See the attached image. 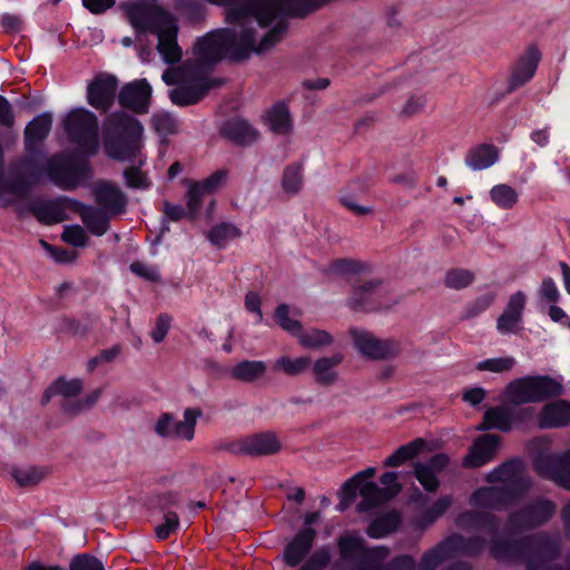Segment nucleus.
Returning <instances> with one entry per match:
<instances>
[{
	"label": "nucleus",
	"mask_w": 570,
	"mask_h": 570,
	"mask_svg": "<svg viewBox=\"0 0 570 570\" xmlns=\"http://www.w3.org/2000/svg\"><path fill=\"white\" fill-rule=\"evenodd\" d=\"M228 6L229 28L208 33L194 47V61L168 68L161 79L168 86L169 98L177 106L199 101L210 88L205 69L223 57L243 59L250 53L271 49L285 31L284 17H303L318 0H207Z\"/></svg>",
	"instance_id": "f257e3e1"
},
{
	"label": "nucleus",
	"mask_w": 570,
	"mask_h": 570,
	"mask_svg": "<svg viewBox=\"0 0 570 570\" xmlns=\"http://www.w3.org/2000/svg\"><path fill=\"white\" fill-rule=\"evenodd\" d=\"M560 551V538L546 532L519 539L495 538L490 548L491 556L498 561L524 560L527 570H570V552L567 569L554 567Z\"/></svg>",
	"instance_id": "f03ea898"
},
{
	"label": "nucleus",
	"mask_w": 570,
	"mask_h": 570,
	"mask_svg": "<svg viewBox=\"0 0 570 570\" xmlns=\"http://www.w3.org/2000/svg\"><path fill=\"white\" fill-rule=\"evenodd\" d=\"M125 10L136 32L150 31L157 36V51L166 63L178 62L183 50L177 42L176 18L165 9L154 4L130 3Z\"/></svg>",
	"instance_id": "7ed1b4c3"
},
{
	"label": "nucleus",
	"mask_w": 570,
	"mask_h": 570,
	"mask_svg": "<svg viewBox=\"0 0 570 570\" xmlns=\"http://www.w3.org/2000/svg\"><path fill=\"white\" fill-rule=\"evenodd\" d=\"M563 393L562 383L550 375H527L513 380L504 389L505 399L514 405L541 403Z\"/></svg>",
	"instance_id": "20e7f679"
},
{
	"label": "nucleus",
	"mask_w": 570,
	"mask_h": 570,
	"mask_svg": "<svg viewBox=\"0 0 570 570\" xmlns=\"http://www.w3.org/2000/svg\"><path fill=\"white\" fill-rule=\"evenodd\" d=\"M202 415L203 412L198 407L185 409L181 420L170 413H161L154 423V431L160 438L191 442L195 438L197 421Z\"/></svg>",
	"instance_id": "39448f33"
},
{
	"label": "nucleus",
	"mask_w": 570,
	"mask_h": 570,
	"mask_svg": "<svg viewBox=\"0 0 570 570\" xmlns=\"http://www.w3.org/2000/svg\"><path fill=\"white\" fill-rule=\"evenodd\" d=\"M556 504L548 499H537L519 511L510 513L507 531L510 534L530 530L547 523L556 513Z\"/></svg>",
	"instance_id": "423d86ee"
},
{
	"label": "nucleus",
	"mask_w": 570,
	"mask_h": 570,
	"mask_svg": "<svg viewBox=\"0 0 570 570\" xmlns=\"http://www.w3.org/2000/svg\"><path fill=\"white\" fill-rule=\"evenodd\" d=\"M65 128L83 151H94L97 148V118L91 111L85 108L71 110L66 116Z\"/></svg>",
	"instance_id": "0eeeda50"
},
{
	"label": "nucleus",
	"mask_w": 570,
	"mask_h": 570,
	"mask_svg": "<svg viewBox=\"0 0 570 570\" xmlns=\"http://www.w3.org/2000/svg\"><path fill=\"white\" fill-rule=\"evenodd\" d=\"M537 473L570 491V449L563 453H539L533 461Z\"/></svg>",
	"instance_id": "6e6552de"
},
{
	"label": "nucleus",
	"mask_w": 570,
	"mask_h": 570,
	"mask_svg": "<svg viewBox=\"0 0 570 570\" xmlns=\"http://www.w3.org/2000/svg\"><path fill=\"white\" fill-rule=\"evenodd\" d=\"M487 480L490 483H499V487L509 491L517 499H520L531 485L530 479L523 475L520 460H510L494 468L488 474Z\"/></svg>",
	"instance_id": "1a4fd4ad"
},
{
	"label": "nucleus",
	"mask_w": 570,
	"mask_h": 570,
	"mask_svg": "<svg viewBox=\"0 0 570 570\" xmlns=\"http://www.w3.org/2000/svg\"><path fill=\"white\" fill-rule=\"evenodd\" d=\"M352 337L355 348L371 360H387L401 353V343L393 338L380 340L364 330H353Z\"/></svg>",
	"instance_id": "9d476101"
},
{
	"label": "nucleus",
	"mask_w": 570,
	"mask_h": 570,
	"mask_svg": "<svg viewBox=\"0 0 570 570\" xmlns=\"http://www.w3.org/2000/svg\"><path fill=\"white\" fill-rule=\"evenodd\" d=\"M281 446L275 433L263 432L237 439L227 445V450L234 454L261 456L274 454Z\"/></svg>",
	"instance_id": "9b49d317"
},
{
	"label": "nucleus",
	"mask_w": 570,
	"mask_h": 570,
	"mask_svg": "<svg viewBox=\"0 0 570 570\" xmlns=\"http://www.w3.org/2000/svg\"><path fill=\"white\" fill-rule=\"evenodd\" d=\"M501 438L497 434H482L475 439L468 454L463 458V466L469 469L480 468L494 459Z\"/></svg>",
	"instance_id": "f8f14e48"
},
{
	"label": "nucleus",
	"mask_w": 570,
	"mask_h": 570,
	"mask_svg": "<svg viewBox=\"0 0 570 570\" xmlns=\"http://www.w3.org/2000/svg\"><path fill=\"white\" fill-rule=\"evenodd\" d=\"M527 296L522 291H517L510 295L502 314L497 320V330L499 333H517L522 323V316L525 308Z\"/></svg>",
	"instance_id": "ddd939ff"
},
{
	"label": "nucleus",
	"mask_w": 570,
	"mask_h": 570,
	"mask_svg": "<svg viewBox=\"0 0 570 570\" xmlns=\"http://www.w3.org/2000/svg\"><path fill=\"white\" fill-rule=\"evenodd\" d=\"M380 281H368L355 286L348 298V305L354 311H375L384 306L380 301L383 288Z\"/></svg>",
	"instance_id": "4468645a"
},
{
	"label": "nucleus",
	"mask_w": 570,
	"mask_h": 570,
	"mask_svg": "<svg viewBox=\"0 0 570 570\" xmlns=\"http://www.w3.org/2000/svg\"><path fill=\"white\" fill-rule=\"evenodd\" d=\"M117 88V80L109 75H100L88 85V102L98 110H107L111 105Z\"/></svg>",
	"instance_id": "2eb2a0df"
},
{
	"label": "nucleus",
	"mask_w": 570,
	"mask_h": 570,
	"mask_svg": "<svg viewBox=\"0 0 570 570\" xmlns=\"http://www.w3.org/2000/svg\"><path fill=\"white\" fill-rule=\"evenodd\" d=\"M517 500L502 487L493 485L478 489L471 497V504L482 509L502 510Z\"/></svg>",
	"instance_id": "dca6fc26"
},
{
	"label": "nucleus",
	"mask_w": 570,
	"mask_h": 570,
	"mask_svg": "<svg viewBox=\"0 0 570 570\" xmlns=\"http://www.w3.org/2000/svg\"><path fill=\"white\" fill-rule=\"evenodd\" d=\"M151 96V86L146 79L132 81L120 92V104L137 112H146Z\"/></svg>",
	"instance_id": "f3484780"
},
{
	"label": "nucleus",
	"mask_w": 570,
	"mask_h": 570,
	"mask_svg": "<svg viewBox=\"0 0 570 570\" xmlns=\"http://www.w3.org/2000/svg\"><path fill=\"white\" fill-rule=\"evenodd\" d=\"M540 52L535 47H529L525 53L515 62L509 80V90H515L530 81L538 68Z\"/></svg>",
	"instance_id": "a211bd4d"
},
{
	"label": "nucleus",
	"mask_w": 570,
	"mask_h": 570,
	"mask_svg": "<svg viewBox=\"0 0 570 570\" xmlns=\"http://www.w3.org/2000/svg\"><path fill=\"white\" fill-rule=\"evenodd\" d=\"M569 424L570 402L566 400L546 404L538 416V425L541 429L562 428Z\"/></svg>",
	"instance_id": "6ab92c4d"
},
{
	"label": "nucleus",
	"mask_w": 570,
	"mask_h": 570,
	"mask_svg": "<svg viewBox=\"0 0 570 570\" xmlns=\"http://www.w3.org/2000/svg\"><path fill=\"white\" fill-rule=\"evenodd\" d=\"M397 494L396 490L382 489L374 482H363L360 484V495L362 500L356 504L358 512H368L393 499Z\"/></svg>",
	"instance_id": "aec40b11"
},
{
	"label": "nucleus",
	"mask_w": 570,
	"mask_h": 570,
	"mask_svg": "<svg viewBox=\"0 0 570 570\" xmlns=\"http://www.w3.org/2000/svg\"><path fill=\"white\" fill-rule=\"evenodd\" d=\"M315 534L311 528L301 531L285 548L284 562L289 567L297 566L308 554Z\"/></svg>",
	"instance_id": "412c9836"
},
{
	"label": "nucleus",
	"mask_w": 570,
	"mask_h": 570,
	"mask_svg": "<svg viewBox=\"0 0 570 570\" xmlns=\"http://www.w3.org/2000/svg\"><path fill=\"white\" fill-rule=\"evenodd\" d=\"M513 428V409L499 405L489 407L483 415V421L476 426L478 431L499 430L510 432Z\"/></svg>",
	"instance_id": "4be33fe9"
},
{
	"label": "nucleus",
	"mask_w": 570,
	"mask_h": 570,
	"mask_svg": "<svg viewBox=\"0 0 570 570\" xmlns=\"http://www.w3.org/2000/svg\"><path fill=\"white\" fill-rule=\"evenodd\" d=\"M455 523L461 529L484 530L490 535L499 529L497 518L490 512L465 511L458 515Z\"/></svg>",
	"instance_id": "5701e85b"
},
{
	"label": "nucleus",
	"mask_w": 570,
	"mask_h": 570,
	"mask_svg": "<svg viewBox=\"0 0 570 570\" xmlns=\"http://www.w3.org/2000/svg\"><path fill=\"white\" fill-rule=\"evenodd\" d=\"M499 159V150L491 144H482L469 149L465 155V165L474 171L493 166Z\"/></svg>",
	"instance_id": "b1692460"
},
{
	"label": "nucleus",
	"mask_w": 570,
	"mask_h": 570,
	"mask_svg": "<svg viewBox=\"0 0 570 570\" xmlns=\"http://www.w3.org/2000/svg\"><path fill=\"white\" fill-rule=\"evenodd\" d=\"M48 175L56 184L66 188L77 184V174L73 164L63 156H56L48 163Z\"/></svg>",
	"instance_id": "393cba45"
},
{
	"label": "nucleus",
	"mask_w": 570,
	"mask_h": 570,
	"mask_svg": "<svg viewBox=\"0 0 570 570\" xmlns=\"http://www.w3.org/2000/svg\"><path fill=\"white\" fill-rule=\"evenodd\" d=\"M453 551L451 541L445 538L443 541L438 543L435 547L426 551L419 563L420 570H435L445 560L453 558Z\"/></svg>",
	"instance_id": "a878e982"
},
{
	"label": "nucleus",
	"mask_w": 570,
	"mask_h": 570,
	"mask_svg": "<svg viewBox=\"0 0 570 570\" xmlns=\"http://www.w3.org/2000/svg\"><path fill=\"white\" fill-rule=\"evenodd\" d=\"M268 129L278 135L287 134L292 128L288 109L284 104L273 106L264 116Z\"/></svg>",
	"instance_id": "bb28decb"
},
{
	"label": "nucleus",
	"mask_w": 570,
	"mask_h": 570,
	"mask_svg": "<svg viewBox=\"0 0 570 570\" xmlns=\"http://www.w3.org/2000/svg\"><path fill=\"white\" fill-rule=\"evenodd\" d=\"M448 539L449 541H451V547L454 557L478 556L484 550L487 544V541L478 535L465 539L460 534H453L448 537Z\"/></svg>",
	"instance_id": "cd10ccee"
},
{
	"label": "nucleus",
	"mask_w": 570,
	"mask_h": 570,
	"mask_svg": "<svg viewBox=\"0 0 570 570\" xmlns=\"http://www.w3.org/2000/svg\"><path fill=\"white\" fill-rule=\"evenodd\" d=\"M266 371V365L262 361H242L229 370V375L234 380L242 382H254L261 379Z\"/></svg>",
	"instance_id": "c85d7f7f"
},
{
	"label": "nucleus",
	"mask_w": 570,
	"mask_h": 570,
	"mask_svg": "<svg viewBox=\"0 0 570 570\" xmlns=\"http://www.w3.org/2000/svg\"><path fill=\"white\" fill-rule=\"evenodd\" d=\"M51 125L52 117L48 112L38 115L32 121H30L24 131L27 146L31 147V145L43 140L48 136Z\"/></svg>",
	"instance_id": "c756f323"
},
{
	"label": "nucleus",
	"mask_w": 570,
	"mask_h": 570,
	"mask_svg": "<svg viewBox=\"0 0 570 570\" xmlns=\"http://www.w3.org/2000/svg\"><path fill=\"white\" fill-rule=\"evenodd\" d=\"M224 134L239 144H248L257 138V131L243 119H233L225 124Z\"/></svg>",
	"instance_id": "7c9ffc66"
},
{
	"label": "nucleus",
	"mask_w": 570,
	"mask_h": 570,
	"mask_svg": "<svg viewBox=\"0 0 570 570\" xmlns=\"http://www.w3.org/2000/svg\"><path fill=\"white\" fill-rule=\"evenodd\" d=\"M401 519L397 512L384 513L374 520L367 527V534L372 538H382L394 532L400 525Z\"/></svg>",
	"instance_id": "2f4dec72"
},
{
	"label": "nucleus",
	"mask_w": 570,
	"mask_h": 570,
	"mask_svg": "<svg viewBox=\"0 0 570 570\" xmlns=\"http://www.w3.org/2000/svg\"><path fill=\"white\" fill-rule=\"evenodd\" d=\"M96 197L99 204L110 210H119L124 205L121 191L109 183H100L97 185Z\"/></svg>",
	"instance_id": "473e14b6"
},
{
	"label": "nucleus",
	"mask_w": 570,
	"mask_h": 570,
	"mask_svg": "<svg viewBox=\"0 0 570 570\" xmlns=\"http://www.w3.org/2000/svg\"><path fill=\"white\" fill-rule=\"evenodd\" d=\"M491 200L500 209H512L519 202V193L508 184L494 185L489 191Z\"/></svg>",
	"instance_id": "72a5a7b5"
},
{
	"label": "nucleus",
	"mask_w": 570,
	"mask_h": 570,
	"mask_svg": "<svg viewBox=\"0 0 570 570\" xmlns=\"http://www.w3.org/2000/svg\"><path fill=\"white\" fill-rule=\"evenodd\" d=\"M425 442L422 439H416L407 444L397 448L385 461V466H400L407 460L416 456L423 449Z\"/></svg>",
	"instance_id": "f704fd0d"
},
{
	"label": "nucleus",
	"mask_w": 570,
	"mask_h": 570,
	"mask_svg": "<svg viewBox=\"0 0 570 570\" xmlns=\"http://www.w3.org/2000/svg\"><path fill=\"white\" fill-rule=\"evenodd\" d=\"M425 442L422 439H416L407 444L397 448L385 461V466H400L407 460L416 456L423 449Z\"/></svg>",
	"instance_id": "c9c22d12"
},
{
	"label": "nucleus",
	"mask_w": 570,
	"mask_h": 570,
	"mask_svg": "<svg viewBox=\"0 0 570 570\" xmlns=\"http://www.w3.org/2000/svg\"><path fill=\"white\" fill-rule=\"evenodd\" d=\"M338 548L344 559L356 558L360 562L367 559V552L372 548L364 546V540L355 535H346L340 539Z\"/></svg>",
	"instance_id": "e433bc0d"
},
{
	"label": "nucleus",
	"mask_w": 570,
	"mask_h": 570,
	"mask_svg": "<svg viewBox=\"0 0 570 570\" xmlns=\"http://www.w3.org/2000/svg\"><path fill=\"white\" fill-rule=\"evenodd\" d=\"M333 344V337L325 331H323V385L331 384L335 381L336 374L331 368L337 365L342 361V353L335 346L331 356H325V348Z\"/></svg>",
	"instance_id": "4c0bfd02"
},
{
	"label": "nucleus",
	"mask_w": 570,
	"mask_h": 570,
	"mask_svg": "<svg viewBox=\"0 0 570 570\" xmlns=\"http://www.w3.org/2000/svg\"><path fill=\"white\" fill-rule=\"evenodd\" d=\"M297 311L287 304H281L275 309L276 323L292 335H298L302 328L301 323L296 320Z\"/></svg>",
	"instance_id": "58836bf2"
},
{
	"label": "nucleus",
	"mask_w": 570,
	"mask_h": 570,
	"mask_svg": "<svg viewBox=\"0 0 570 570\" xmlns=\"http://www.w3.org/2000/svg\"><path fill=\"white\" fill-rule=\"evenodd\" d=\"M240 236L239 229L233 224H218L208 233L209 242L218 247H225L229 242Z\"/></svg>",
	"instance_id": "ea45409f"
},
{
	"label": "nucleus",
	"mask_w": 570,
	"mask_h": 570,
	"mask_svg": "<svg viewBox=\"0 0 570 570\" xmlns=\"http://www.w3.org/2000/svg\"><path fill=\"white\" fill-rule=\"evenodd\" d=\"M82 390V382L79 379H59L45 393V400L48 401L52 395H62L72 397Z\"/></svg>",
	"instance_id": "a19ab883"
},
{
	"label": "nucleus",
	"mask_w": 570,
	"mask_h": 570,
	"mask_svg": "<svg viewBox=\"0 0 570 570\" xmlns=\"http://www.w3.org/2000/svg\"><path fill=\"white\" fill-rule=\"evenodd\" d=\"M81 217L83 224L92 234L101 236L106 233L108 218L104 212L95 208H85L81 212Z\"/></svg>",
	"instance_id": "79ce46f5"
},
{
	"label": "nucleus",
	"mask_w": 570,
	"mask_h": 570,
	"mask_svg": "<svg viewBox=\"0 0 570 570\" xmlns=\"http://www.w3.org/2000/svg\"><path fill=\"white\" fill-rule=\"evenodd\" d=\"M361 271V263L351 258L333 261L326 269H323V277L343 276L357 274Z\"/></svg>",
	"instance_id": "37998d69"
},
{
	"label": "nucleus",
	"mask_w": 570,
	"mask_h": 570,
	"mask_svg": "<svg viewBox=\"0 0 570 570\" xmlns=\"http://www.w3.org/2000/svg\"><path fill=\"white\" fill-rule=\"evenodd\" d=\"M517 364L513 356L493 357L480 361L475 364V370L480 372L505 373L511 371Z\"/></svg>",
	"instance_id": "c03bdc74"
},
{
	"label": "nucleus",
	"mask_w": 570,
	"mask_h": 570,
	"mask_svg": "<svg viewBox=\"0 0 570 570\" xmlns=\"http://www.w3.org/2000/svg\"><path fill=\"white\" fill-rule=\"evenodd\" d=\"M109 121L115 130L127 134L132 138H139L142 134L141 125L125 114L112 116Z\"/></svg>",
	"instance_id": "a18cd8bd"
},
{
	"label": "nucleus",
	"mask_w": 570,
	"mask_h": 570,
	"mask_svg": "<svg viewBox=\"0 0 570 570\" xmlns=\"http://www.w3.org/2000/svg\"><path fill=\"white\" fill-rule=\"evenodd\" d=\"M10 474L22 487L37 484L45 476L43 470L36 466L12 468Z\"/></svg>",
	"instance_id": "49530a36"
},
{
	"label": "nucleus",
	"mask_w": 570,
	"mask_h": 570,
	"mask_svg": "<svg viewBox=\"0 0 570 570\" xmlns=\"http://www.w3.org/2000/svg\"><path fill=\"white\" fill-rule=\"evenodd\" d=\"M414 475L421 485L429 492H434L440 485L438 473L431 470L423 462H416L414 464Z\"/></svg>",
	"instance_id": "de8ad7c7"
},
{
	"label": "nucleus",
	"mask_w": 570,
	"mask_h": 570,
	"mask_svg": "<svg viewBox=\"0 0 570 570\" xmlns=\"http://www.w3.org/2000/svg\"><path fill=\"white\" fill-rule=\"evenodd\" d=\"M389 549L374 547L367 552V559L360 562L353 570H384L382 562L387 558Z\"/></svg>",
	"instance_id": "09e8293b"
},
{
	"label": "nucleus",
	"mask_w": 570,
	"mask_h": 570,
	"mask_svg": "<svg viewBox=\"0 0 570 570\" xmlns=\"http://www.w3.org/2000/svg\"><path fill=\"white\" fill-rule=\"evenodd\" d=\"M474 279L472 272L463 268L451 269L445 275V285L450 288L461 289L469 286Z\"/></svg>",
	"instance_id": "8fccbe9b"
},
{
	"label": "nucleus",
	"mask_w": 570,
	"mask_h": 570,
	"mask_svg": "<svg viewBox=\"0 0 570 570\" xmlns=\"http://www.w3.org/2000/svg\"><path fill=\"white\" fill-rule=\"evenodd\" d=\"M303 181L302 169L298 166H289L284 170L282 187L287 194H295L299 190Z\"/></svg>",
	"instance_id": "3c124183"
},
{
	"label": "nucleus",
	"mask_w": 570,
	"mask_h": 570,
	"mask_svg": "<svg viewBox=\"0 0 570 570\" xmlns=\"http://www.w3.org/2000/svg\"><path fill=\"white\" fill-rule=\"evenodd\" d=\"M311 362V358L307 356H301L297 358L284 356L277 360L276 366L286 374L296 375L304 372L309 366Z\"/></svg>",
	"instance_id": "603ef678"
},
{
	"label": "nucleus",
	"mask_w": 570,
	"mask_h": 570,
	"mask_svg": "<svg viewBox=\"0 0 570 570\" xmlns=\"http://www.w3.org/2000/svg\"><path fill=\"white\" fill-rule=\"evenodd\" d=\"M205 196L206 194L200 189L196 181L188 185L186 193V206L189 219H194L196 217Z\"/></svg>",
	"instance_id": "864d4df0"
},
{
	"label": "nucleus",
	"mask_w": 570,
	"mask_h": 570,
	"mask_svg": "<svg viewBox=\"0 0 570 570\" xmlns=\"http://www.w3.org/2000/svg\"><path fill=\"white\" fill-rule=\"evenodd\" d=\"M107 153L110 157L118 160H127L137 155L139 151L138 144L135 142H118V144H108L106 146Z\"/></svg>",
	"instance_id": "5fc2aeb1"
},
{
	"label": "nucleus",
	"mask_w": 570,
	"mask_h": 570,
	"mask_svg": "<svg viewBox=\"0 0 570 570\" xmlns=\"http://www.w3.org/2000/svg\"><path fill=\"white\" fill-rule=\"evenodd\" d=\"M227 181V173L225 170H218L213 173L210 176L202 181H196L200 189L206 194H213L220 190Z\"/></svg>",
	"instance_id": "6e6d98bb"
},
{
	"label": "nucleus",
	"mask_w": 570,
	"mask_h": 570,
	"mask_svg": "<svg viewBox=\"0 0 570 570\" xmlns=\"http://www.w3.org/2000/svg\"><path fill=\"white\" fill-rule=\"evenodd\" d=\"M539 298L543 302L557 304L561 294L552 277H544L538 288Z\"/></svg>",
	"instance_id": "4d7b16f0"
},
{
	"label": "nucleus",
	"mask_w": 570,
	"mask_h": 570,
	"mask_svg": "<svg viewBox=\"0 0 570 570\" xmlns=\"http://www.w3.org/2000/svg\"><path fill=\"white\" fill-rule=\"evenodd\" d=\"M153 125L155 130L161 136L173 134L177 130L176 120L170 114L164 111L153 116Z\"/></svg>",
	"instance_id": "13d9d810"
},
{
	"label": "nucleus",
	"mask_w": 570,
	"mask_h": 570,
	"mask_svg": "<svg viewBox=\"0 0 570 570\" xmlns=\"http://www.w3.org/2000/svg\"><path fill=\"white\" fill-rule=\"evenodd\" d=\"M357 492L360 493V484L351 478L341 488L340 503L337 504L338 511L346 510L355 500Z\"/></svg>",
	"instance_id": "bf43d9fd"
},
{
	"label": "nucleus",
	"mask_w": 570,
	"mask_h": 570,
	"mask_svg": "<svg viewBox=\"0 0 570 570\" xmlns=\"http://www.w3.org/2000/svg\"><path fill=\"white\" fill-rule=\"evenodd\" d=\"M179 527V520L176 513L169 512L165 515L164 522L156 528V535L164 540L175 532Z\"/></svg>",
	"instance_id": "052dcab7"
},
{
	"label": "nucleus",
	"mask_w": 570,
	"mask_h": 570,
	"mask_svg": "<svg viewBox=\"0 0 570 570\" xmlns=\"http://www.w3.org/2000/svg\"><path fill=\"white\" fill-rule=\"evenodd\" d=\"M62 238L72 246L82 247L87 244L88 237L80 226H69L63 230Z\"/></svg>",
	"instance_id": "680f3d73"
},
{
	"label": "nucleus",
	"mask_w": 570,
	"mask_h": 570,
	"mask_svg": "<svg viewBox=\"0 0 570 570\" xmlns=\"http://www.w3.org/2000/svg\"><path fill=\"white\" fill-rule=\"evenodd\" d=\"M70 570H105L102 563L89 556H78L72 559Z\"/></svg>",
	"instance_id": "e2e57ef3"
},
{
	"label": "nucleus",
	"mask_w": 570,
	"mask_h": 570,
	"mask_svg": "<svg viewBox=\"0 0 570 570\" xmlns=\"http://www.w3.org/2000/svg\"><path fill=\"white\" fill-rule=\"evenodd\" d=\"M495 299L494 293H488L478 297L466 309L468 317H474L487 311Z\"/></svg>",
	"instance_id": "0e129e2a"
},
{
	"label": "nucleus",
	"mask_w": 570,
	"mask_h": 570,
	"mask_svg": "<svg viewBox=\"0 0 570 570\" xmlns=\"http://www.w3.org/2000/svg\"><path fill=\"white\" fill-rule=\"evenodd\" d=\"M171 325V318L168 315H160L155 323L151 331V338L155 343H160L165 340Z\"/></svg>",
	"instance_id": "69168bd1"
},
{
	"label": "nucleus",
	"mask_w": 570,
	"mask_h": 570,
	"mask_svg": "<svg viewBox=\"0 0 570 570\" xmlns=\"http://www.w3.org/2000/svg\"><path fill=\"white\" fill-rule=\"evenodd\" d=\"M163 212H164V215L173 222H178L183 218H189L188 209H185L183 206H180L178 204H171L169 202H165Z\"/></svg>",
	"instance_id": "338daca9"
},
{
	"label": "nucleus",
	"mask_w": 570,
	"mask_h": 570,
	"mask_svg": "<svg viewBox=\"0 0 570 570\" xmlns=\"http://www.w3.org/2000/svg\"><path fill=\"white\" fill-rule=\"evenodd\" d=\"M385 570H417V568L411 556H400L394 558Z\"/></svg>",
	"instance_id": "774afa93"
}]
</instances>
